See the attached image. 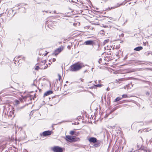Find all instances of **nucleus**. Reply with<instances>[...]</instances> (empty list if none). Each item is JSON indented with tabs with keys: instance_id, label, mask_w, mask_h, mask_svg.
Returning <instances> with one entry per match:
<instances>
[{
	"instance_id": "nucleus-3",
	"label": "nucleus",
	"mask_w": 152,
	"mask_h": 152,
	"mask_svg": "<svg viewBox=\"0 0 152 152\" xmlns=\"http://www.w3.org/2000/svg\"><path fill=\"white\" fill-rule=\"evenodd\" d=\"M46 61L44 60L39 64L40 69H45L47 68L48 66L47 64H46Z\"/></svg>"
},
{
	"instance_id": "nucleus-13",
	"label": "nucleus",
	"mask_w": 152,
	"mask_h": 152,
	"mask_svg": "<svg viewBox=\"0 0 152 152\" xmlns=\"http://www.w3.org/2000/svg\"><path fill=\"white\" fill-rule=\"evenodd\" d=\"M53 93V92L51 91H49L47 92H46L45 94H44V96H47L48 95H49Z\"/></svg>"
},
{
	"instance_id": "nucleus-22",
	"label": "nucleus",
	"mask_w": 152,
	"mask_h": 152,
	"mask_svg": "<svg viewBox=\"0 0 152 152\" xmlns=\"http://www.w3.org/2000/svg\"><path fill=\"white\" fill-rule=\"evenodd\" d=\"M47 24L48 26L52 25V24H53V23L52 21H50L47 23Z\"/></svg>"
},
{
	"instance_id": "nucleus-35",
	"label": "nucleus",
	"mask_w": 152,
	"mask_h": 152,
	"mask_svg": "<svg viewBox=\"0 0 152 152\" xmlns=\"http://www.w3.org/2000/svg\"><path fill=\"white\" fill-rule=\"evenodd\" d=\"M25 152H28L26 150H25Z\"/></svg>"
},
{
	"instance_id": "nucleus-7",
	"label": "nucleus",
	"mask_w": 152,
	"mask_h": 152,
	"mask_svg": "<svg viewBox=\"0 0 152 152\" xmlns=\"http://www.w3.org/2000/svg\"><path fill=\"white\" fill-rule=\"evenodd\" d=\"M15 94L14 93H12L11 92H6L5 93H4L3 94V96H7V97H10V96H14Z\"/></svg>"
},
{
	"instance_id": "nucleus-4",
	"label": "nucleus",
	"mask_w": 152,
	"mask_h": 152,
	"mask_svg": "<svg viewBox=\"0 0 152 152\" xmlns=\"http://www.w3.org/2000/svg\"><path fill=\"white\" fill-rule=\"evenodd\" d=\"M52 150L54 152H62V148L58 146H56L52 148Z\"/></svg>"
},
{
	"instance_id": "nucleus-38",
	"label": "nucleus",
	"mask_w": 152,
	"mask_h": 152,
	"mask_svg": "<svg viewBox=\"0 0 152 152\" xmlns=\"http://www.w3.org/2000/svg\"><path fill=\"white\" fill-rule=\"evenodd\" d=\"M60 123H61V122H60V123H58V124H60Z\"/></svg>"
},
{
	"instance_id": "nucleus-1",
	"label": "nucleus",
	"mask_w": 152,
	"mask_h": 152,
	"mask_svg": "<svg viewBox=\"0 0 152 152\" xmlns=\"http://www.w3.org/2000/svg\"><path fill=\"white\" fill-rule=\"evenodd\" d=\"M84 66V65L83 63H77L74 64L70 66V70L72 72H76L79 70Z\"/></svg>"
},
{
	"instance_id": "nucleus-15",
	"label": "nucleus",
	"mask_w": 152,
	"mask_h": 152,
	"mask_svg": "<svg viewBox=\"0 0 152 152\" xmlns=\"http://www.w3.org/2000/svg\"><path fill=\"white\" fill-rule=\"evenodd\" d=\"M20 103V102L18 100H15L14 102V104L15 105H17L19 104Z\"/></svg>"
},
{
	"instance_id": "nucleus-31",
	"label": "nucleus",
	"mask_w": 152,
	"mask_h": 152,
	"mask_svg": "<svg viewBox=\"0 0 152 152\" xmlns=\"http://www.w3.org/2000/svg\"><path fill=\"white\" fill-rule=\"evenodd\" d=\"M81 81L83 82V79H80Z\"/></svg>"
},
{
	"instance_id": "nucleus-17",
	"label": "nucleus",
	"mask_w": 152,
	"mask_h": 152,
	"mask_svg": "<svg viewBox=\"0 0 152 152\" xmlns=\"http://www.w3.org/2000/svg\"><path fill=\"white\" fill-rule=\"evenodd\" d=\"M130 97L127 95L126 94H123L122 96V99L126 98H129Z\"/></svg>"
},
{
	"instance_id": "nucleus-27",
	"label": "nucleus",
	"mask_w": 152,
	"mask_h": 152,
	"mask_svg": "<svg viewBox=\"0 0 152 152\" xmlns=\"http://www.w3.org/2000/svg\"><path fill=\"white\" fill-rule=\"evenodd\" d=\"M102 26L103 27H105V28H106L107 27V26H106L105 25H104L103 24H102Z\"/></svg>"
},
{
	"instance_id": "nucleus-19",
	"label": "nucleus",
	"mask_w": 152,
	"mask_h": 152,
	"mask_svg": "<svg viewBox=\"0 0 152 152\" xmlns=\"http://www.w3.org/2000/svg\"><path fill=\"white\" fill-rule=\"evenodd\" d=\"M125 80V79L124 78H121V79H118V80H116V81L117 82H118L119 81H124Z\"/></svg>"
},
{
	"instance_id": "nucleus-25",
	"label": "nucleus",
	"mask_w": 152,
	"mask_h": 152,
	"mask_svg": "<svg viewBox=\"0 0 152 152\" xmlns=\"http://www.w3.org/2000/svg\"><path fill=\"white\" fill-rule=\"evenodd\" d=\"M58 79L59 80H60L61 79V76L60 75L58 74Z\"/></svg>"
},
{
	"instance_id": "nucleus-34",
	"label": "nucleus",
	"mask_w": 152,
	"mask_h": 152,
	"mask_svg": "<svg viewBox=\"0 0 152 152\" xmlns=\"http://www.w3.org/2000/svg\"><path fill=\"white\" fill-rule=\"evenodd\" d=\"M9 105V104H6L5 106L6 107L7 105Z\"/></svg>"
},
{
	"instance_id": "nucleus-28",
	"label": "nucleus",
	"mask_w": 152,
	"mask_h": 152,
	"mask_svg": "<svg viewBox=\"0 0 152 152\" xmlns=\"http://www.w3.org/2000/svg\"><path fill=\"white\" fill-rule=\"evenodd\" d=\"M101 60H102L101 58H100L99 59V63H100V61H101Z\"/></svg>"
},
{
	"instance_id": "nucleus-39",
	"label": "nucleus",
	"mask_w": 152,
	"mask_h": 152,
	"mask_svg": "<svg viewBox=\"0 0 152 152\" xmlns=\"http://www.w3.org/2000/svg\"><path fill=\"white\" fill-rule=\"evenodd\" d=\"M130 152H132V151H130Z\"/></svg>"
},
{
	"instance_id": "nucleus-26",
	"label": "nucleus",
	"mask_w": 152,
	"mask_h": 152,
	"mask_svg": "<svg viewBox=\"0 0 152 152\" xmlns=\"http://www.w3.org/2000/svg\"><path fill=\"white\" fill-rule=\"evenodd\" d=\"M52 61L53 62H54L56 61V59L55 58H53L52 59Z\"/></svg>"
},
{
	"instance_id": "nucleus-9",
	"label": "nucleus",
	"mask_w": 152,
	"mask_h": 152,
	"mask_svg": "<svg viewBox=\"0 0 152 152\" xmlns=\"http://www.w3.org/2000/svg\"><path fill=\"white\" fill-rule=\"evenodd\" d=\"M63 48L61 47L58 48L54 51V54L55 55H57L63 50Z\"/></svg>"
},
{
	"instance_id": "nucleus-2",
	"label": "nucleus",
	"mask_w": 152,
	"mask_h": 152,
	"mask_svg": "<svg viewBox=\"0 0 152 152\" xmlns=\"http://www.w3.org/2000/svg\"><path fill=\"white\" fill-rule=\"evenodd\" d=\"M66 140L70 142L76 141L79 140V138L72 137L69 135L66 136Z\"/></svg>"
},
{
	"instance_id": "nucleus-23",
	"label": "nucleus",
	"mask_w": 152,
	"mask_h": 152,
	"mask_svg": "<svg viewBox=\"0 0 152 152\" xmlns=\"http://www.w3.org/2000/svg\"><path fill=\"white\" fill-rule=\"evenodd\" d=\"M109 41V39L105 40L103 42V44L104 45L106 43H107Z\"/></svg>"
},
{
	"instance_id": "nucleus-36",
	"label": "nucleus",
	"mask_w": 152,
	"mask_h": 152,
	"mask_svg": "<svg viewBox=\"0 0 152 152\" xmlns=\"http://www.w3.org/2000/svg\"><path fill=\"white\" fill-rule=\"evenodd\" d=\"M93 87H94V86L91 87V88H93Z\"/></svg>"
},
{
	"instance_id": "nucleus-11",
	"label": "nucleus",
	"mask_w": 152,
	"mask_h": 152,
	"mask_svg": "<svg viewBox=\"0 0 152 152\" xmlns=\"http://www.w3.org/2000/svg\"><path fill=\"white\" fill-rule=\"evenodd\" d=\"M88 140L90 142H93L94 143H95L97 141V139L96 138L94 137H92L88 139Z\"/></svg>"
},
{
	"instance_id": "nucleus-14",
	"label": "nucleus",
	"mask_w": 152,
	"mask_h": 152,
	"mask_svg": "<svg viewBox=\"0 0 152 152\" xmlns=\"http://www.w3.org/2000/svg\"><path fill=\"white\" fill-rule=\"evenodd\" d=\"M142 48H143L142 47L140 46L135 48H134V50L137 51H139L140 50H142Z\"/></svg>"
},
{
	"instance_id": "nucleus-32",
	"label": "nucleus",
	"mask_w": 152,
	"mask_h": 152,
	"mask_svg": "<svg viewBox=\"0 0 152 152\" xmlns=\"http://www.w3.org/2000/svg\"><path fill=\"white\" fill-rule=\"evenodd\" d=\"M146 152H150V151L149 150L146 151Z\"/></svg>"
},
{
	"instance_id": "nucleus-41",
	"label": "nucleus",
	"mask_w": 152,
	"mask_h": 152,
	"mask_svg": "<svg viewBox=\"0 0 152 152\" xmlns=\"http://www.w3.org/2000/svg\"><path fill=\"white\" fill-rule=\"evenodd\" d=\"M9 91H11V90H10Z\"/></svg>"
},
{
	"instance_id": "nucleus-12",
	"label": "nucleus",
	"mask_w": 152,
	"mask_h": 152,
	"mask_svg": "<svg viewBox=\"0 0 152 152\" xmlns=\"http://www.w3.org/2000/svg\"><path fill=\"white\" fill-rule=\"evenodd\" d=\"M124 4H123V2H122V3H121L120 4H119L118 3L115 6L113 7H111V9H114L116 8H117V7H119L120 6H121V5H124Z\"/></svg>"
},
{
	"instance_id": "nucleus-16",
	"label": "nucleus",
	"mask_w": 152,
	"mask_h": 152,
	"mask_svg": "<svg viewBox=\"0 0 152 152\" xmlns=\"http://www.w3.org/2000/svg\"><path fill=\"white\" fill-rule=\"evenodd\" d=\"M95 83L96 85H94V86L96 87H100L102 86V85L101 84H97V81H95Z\"/></svg>"
},
{
	"instance_id": "nucleus-30",
	"label": "nucleus",
	"mask_w": 152,
	"mask_h": 152,
	"mask_svg": "<svg viewBox=\"0 0 152 152\" xmlns=\"http://www.w3.org/2000/svg\"><path fill=\"white\" fill-rule=\"evenodd\" d=\"M67 48L68 49H70V47L69 45L67 46Z\"/></svg>"
},
{
	"instance_id": "nucleus-29",
	"label": "nucleus",
	"mask_w": 152,
	"mask_h": 152,
	"mask_svg": "<svg viewBox=\"0 0 152 152\" xmlns=\"http://www.w3.org/2000/svg\"><path fill=\"white\" fill-rule=\"evenodd\" d=\"M79 132H77V134H75V135H76V136H77L78 135V134H79Z\"/></svg>"
},
{
	"instance_id": "nucleus-42",
	"label": "nucleus",
	"mask_w": 152,
	"mask_h": 152,
	"mask_svg": "<svg viewBox=\"0 0 152 152\" xmlns=\"http://www.w3.org/2000/svg\"><path fill=\"white\" fill-rule=\"evenodd\" d=\"M21 108H23V107H21Z\"/></svg>"
},
{
	"instance_id": "nucleus-8",
	"label": "nucleus",
	"mask_w": 152,
	"mask_h": 152,
	"mask_svg": "<svg viewBox=\"0 0 152 152\" xmlns=\"http://www.w3.org/2000/svg\"><path fill=\"white\" fill-rule=\"evenodd\" d=\"M48 53V52H47L46 51H45L44 50L41 49L39 51V54L40 55H42L45 56L47 55Z\"/></svg>"
},
{
	"instance_id": "nucleus-5",
	"label": "nucleus",
	"mask_w": 152,
	"mask_h": 152,
	"mask_svg": "<svg viewBox=\"0 0 152 152\" xmlns=\"http://www.w3.org/2000/svg\"><path fill=\"white\" fill-rule=\"evenodd\" d=\"M10 107L9 108V110L7 112V114H8L9 112L8 116H10L11 117H12V116L14 115V108H13L12 107L10 106Z\"/></svg>"
},
{
	"instance_id": "nucleus-10",
	"label": "nucleus",
	"mask_w": 152,
	"mask_h": 152,
	"mask_svg": "<svg viewBox=\"0 0 152 152\" xmlns=\"http://www.w3.org/2000/svg\"><path fill=\"white\" fill-rule=\"evenodd\" d=\"M93 40H88L85 42L84 44L86 45H92L94 44Z\"/></svg>"
},
{
	"instance_id": "nucleus-18",
	"label": "nucleus",
	"mask_w": 152,
	"mask_h": 152,
	"mask_svg": "<svg viewBox=\"0 0 152 152\" xmlns=\"http://www.w3.org/2000/svg\"><path fill=\"white\" fill-rule=\"evenodd\" d=\"M122 99V98L118 97L115 99L114 100V101L115 102H117V101L120 100Z\"/></svg>"
},
{
	"instance_id": "nucleus-20",
	"label": "nucleus",
	"mask_w": 152,
	"mask_h": 152,
	"mask_svg": "<svg viewBox=\"0 0 152 152\" xmlns=\"http://www.w3.org/2000/svg\"><path fill=\"white\" fill-rule=\"evenodd\" d=\"M18 58H20V60L22 59V60H25V59L26 58L25 57H22V56H18Z\"/></svg>"
},
{
	"instance_id": "nucleus-21",
	"label": "nucleus",
	"mask_w": 152,
	"mask_h": 152,
	"mask_svg": "<svg viewBox=\"0 0 152 152\" xmlns=\"http://www.w3.org/2000/svg\"><path fill=\"white\" fill-rule=\"evenodd\" d=\"M40 69V66L39 65V66H37L35 67V69L36 70H38Z\"/></svg>"
},
{
	"instance_id": "nucleus-24",
	"label": "nucleus",
	"mask_w": 152,
	"mask_h": 152,
	"mask_svg": "<svg viewBox=\"0 0 152 152\" xmlns=\"http://www.w3.org/2000/svg\"><path fill=\"white\" fill-rule=\"evenodd\" d=\"M75 133V132L73 131H70L69 134L71 135H73L74 133Z\"/></svg>"
},
{
	"instance_id": "nucleus-37",
	"label": "nucleus",
	"mask_w": 152,
	"mask_h": 152,
	"mask_svg": "<svg viewBox=\"0 0 152 152\" xmlns=\"http://www.w3.org/2000/svg\"><path fill=\"white\" fill-rule=\"evenodd\" d=\"M100 81H101L100 80H99V83H100Z\"/></svg>"
},
{
	"instance_id": "nucleus-6",
	"label": "nucleus",
	"mask_w": 152,
	"mask_h": 152,
	"mask_svg": "<svg viewBox=\"0 0 152 152\" xmlns=\"http://www.w3.org/2000/svg\"><path fill=\"white\" fill-rule=\"evenodd\" d=\"M52 132L51 131H46L43 132L42 134V135L43 136H47L50 135Z\"/></svg>"
},
{
	"instance_id": "nucleus-33",
	"label": "nucleus",
	"mask_w": 152,
	"mask_h": 152,
	"mask_svg": "<svg viewBox=\"0 0 152 152\" xmlns=\"http://www.w3.org/2000/svg\"><path fill=\"white\" fill-rule=\"evenodd\" d=\"M144 45H146V43H144Z\"/></svg>"
},
{
	"instance_id": "nucleus-40",
	"label": "nucleus",
	"mask_w": 152,
	"mask_h": 152,
	"mask_svg": "<svg viewBox=\"0 0 152 152\" xmlns=\"http://www.w3.org/2000/svg\"><path fill=\"white\" fill-rule=\"evenodd\" d=\"M4 90H3V92H4Z\"/></svg>"
}]
</instances>
